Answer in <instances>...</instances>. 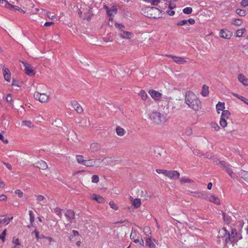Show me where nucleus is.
<instances>
[{
    "label": "nucleus",
    "mask_w": 248,
    "mask_h": 248,
    "mask_svg": "<svg viewBox=\"0 0 248 248\" xmlns=\"http://www.w3.org/2000/svg\"><path fill=\"white\" fill-rule=\"evenodd\" d=\"M185 102L191 109L198 111L201 108V103L198 97L193 92H187L185 95Z\"/></svg>",
    "instance_id": "1"
},
{
    "label": "nucleus",
    "mask_w": 248,
    "mask_h": 248,
    "mask_svg": "<svg viewBox=\"0 0 248 248\" xmlns=\"http://www.w3.org/2000/svg\"><path fill=\"white\" fill-rule=\"evenodd\" d=\"M218 236L219 238H222L223 240H234L237 239V241L239 239L237 237V233L235 229L232 228L231 232H229L227 230L223 228L219 231Z\"/></svg>",
    "instance_id": "2"
},
{
    "label": "nucleus",
    "mask_w": 248,
    "mask_h": 248,
    "mask_svg": "<svg viewBox=\"0 0 248 248\" xmlns=\"http://www.w3.org/2000/svg\"><path fill=\"white\" fill-rule=\"evenodd\" d=\"M150 119L153 123L160 124L165 121V118L159 112L154 111L150 114Z\"/></svg>",
    "instance_id": "3"
},
{
    "label": "nucleus",
    "mask_w": 248,
    "mask_h": 248,
    "mask_svg": "<svg viewBox=\"0 0 248 248\" xmlns=\"http://www.w3.org/2000/svg\"><path fill=\"white\" fill-rule=\"evenodd\" d=\"M218 165L226 171L232 178L234 179L236 177V174L233 171L232 166L230 164L225 161H220L219 162Z\"/></svg>",
    "instance_id": "4"
},
{
    "label": "nucleus",
    "mask_w": 248,
    "mask_h": 248,
    "mask_svg": "<svg viewBox=\"0 0 248 248\" xmlns=\"http://www.w3.org/2000/svg\"><path fill=\"white\" fill-rule=\"evenodd\" d=\"M145 10L147 11V14L146 16L149 18H157L159 17L160 11L159 9L155 7H148L146 8Z\"/></svg>",
    "instance_id": "5"
},
{
    "label": "nucleus",
    "mask_w": 248,
    "mask_h": 248,
    "mask_svg": "<svg viewBox=\"0 0 248 248\" xmlns=\"http://www.w3.org/2000/svg\"><path fill=\"white\" fill-rule=\"evenodd\" d=\"M34 97L36 100H38L41 103H46L49 101L50 95L36 92L34 93Z\"/></svg>",
    "instance_id": "6"
},
{
    "label": "nucleus",
    "mask_w": 248,
    "mask_h": 248,
    "mask_svg": "<svg viewBox=\"0 0 248 248\" xmlns=\"http://www.w3.org/2000/svg\"><path fill=\"white\" fill-rule=\"evenodd\" d=\"M230 115V112L227 110H223L221 113V117L219 121L220 125L222 127H225L227 125V119Z\"/></svg>",
    "instance_id": "7"
},
{
    "label": "nucleus",
    "mask_w": 248,
    "mask_h": 248,
    "mask_svg": "<svg viewBox=\"0 0 248 248\" xmlns=\"http://www.w3.org/2000/svg\"><path fill=\"white\" fill-rule=\"evenodd\" d=\"M103 161V160L101 159H91L86 160L85 161L84 166L86 167H99L100 164Z\"/></svg>",
    "instance_id": "8"
},
{
    "label": "nucleus",
    "mask_w": 248,
    "mask_h": 248,
    "mask_svg": "<svg viewBox=\"0 0 248 248\" xmlns=\"http://www.w3.org/2000/svg\"><path fill=\"white\" fill-rule=\"evenodd\" d=\"M22 63L25 67V72L27 75L32 77L35 75V69L31 65L26 62Z\"/></svg>",
    "instance_id": "9"
},
{
    "label": "nucleus",
    "mask_w": 248,
    "mask_h": 248,
    "mask_svg": "<svg viewBox=\"0 0 248 248\" xmlns=\"http://www.w3.org/2000/svg\"><path fill=\"white\" fill-rule=\"evenodd\" d=\"M166 56L169 58H171L173 60L174 62L179 64H184L187 62V61L186 60L185 58L181 57L175 56L170 55H167Z\"/></svg>",
    "instance_id": "10"
},
{
    "label": "nucleus",
    "mask_w": 248,
    "mask_h": 248,
    "mask_svg": "<svg viewBox=\"0 0 248 248\" xmlns=\"http://www.w3.org/2000/svg\"><path fill=\"white\" fill-rule=\"evenodd\" d=\"M225 241V248H237V239L234 240H224Z\"/></svg>",
    "instance_id": "11"
},
{
    "label": "nucleus",
    "mask_w": 248,
    "mask_h": 248,
    "mask_svg": "<svg viewBox=\"0 0 248 248\" xmlns=\"http://www.w3.org/2000/svg\"><path fill=\"white\" fill-rule=\"evenodd\" d=\"M180 173L176 170H167L166 176L170 179H177L180 177Z\"/></svg>",
    "instance_id": "12"
},
{
    "label": "nucleus",
    "mask_w": 248,
    "mask_h": 248,
    "mask_svg": "<svg viewBox=\"0 0 248 248\" xmlns=\"http://www.w3.org/2000/svg\"><path fill=\"white\" fill-rule=\"evenodd\" d=\"M149 93L151 96L155 101L160 100L162 96V94L154 90H149Z\"/></svg>",
    "instance_id": "13"
},
{
    "label": "nucleus",
    "mask_w": 248,
    "mask_h": 248,
    "mask_svg": "<svg viewBox=\"0 0 248 248\" xmlns=\"http://www.w3.org/2000/svg\"><path fill=\"white\" fill-rule=\"evenodd\" d=\"M119 35L124 39H131L133 37V34L131 32L121 30L119 33Z\"/></svg>",
    "instance_id": "14"
},
{
    "label": "nucleus",
    "mask_w": 248,
    "mask_h": 248,
    "mask_svg": "<svg viewBox=\"0 0 248 248\" xmlns=\"http://www.w3.org/2000/svg\"><path fill=\"white\" fill-rule=\"evenodd\" d=\"M72 108L78 113H81L83 109L79 103L76 101H72L71 102Z\"/></svg>",
    "instance_id": "15"
},
{
    "label": "nucleus",
    "mask_w": 248,
    "mask_h": 248,
    "mask_svg": "<svg viewBox=\"0 0 248 248\" xmlns=\"http://www.w3.org/2000/svg\"><path fill=\"white\" fill-rule=\"evenodd\" d=\"M65 216L68 221L72 223L75 217V212L72 210H68L65 212Z\"/></svg>",
    "instance_id": "16"
},
{
    "label": "nucleus",
    "mask_w": 248,
    "mask_h": 248,
    "mask_svg": "<svg viewBox=\"0 0 248 248\" xmlns=\"http://www.w3.org/2000/svg\"><path fill=\"white\" fill-rule=\"evenodd\" d=\"M106 9L107 10V14L109 17L113 16L117 13V9L115 6H112L110 8L106 6Z\"/></svg>",
    "instance_id": "17"
},
{
    "label": "nucleus",
    "mask_w": 248,
    "mask_h": 248,
    "mask_svg": "<svg viewBox=\"0 0 248 248\" xmlns=\"http://www.w3.org/2000/svg\"><path fill=\"white\" fill-rule=\"evenodd\" d=\"M5 7L11 10L19 11L22 12H24L23 10L21 9L20 7L17 6L13 5L12 4L9 2H6V4H5Z\"/></svg>",
    "instance_id": "18"
},
{
    "label": "nucleus",
    "mask_w": 248,
    "mask_h": 248,
    "mask_svg": "<svg viewBox=\"0 0 248 248\" xmlns=\"http://www.w3.org/2000/svg\"><path fill=\"white\" fill-rule=\"evenodd\" d=\"M219 35L221 38L229 39L231 35L229 31L227 30H221L219 33Z\"/></svg>",
    "instance_id": "19"
},
{
    "label": "nucleus",
    "mask_w": 248,
    "mask_h": 248,
    "mask_svg": "<svg viewBox=\"0 0 248 248\" xmlns=\"http://www.w3.org/2000/svg\"><path fill=\"white\" fill-rule=\"evenodd\" d=\"M35 164L36 165H34L35 167L43 170H45L47 168V164L43 160H40V161L37 162Z\"/></svg>",
    "instance_id": "20"
},
{
    "label": "nucleus",
    "mask_w": 248,
    "mask_h": 248,
    "mask_svg": "<svg viewBox=\"0 0 248 248\" xmlns=\"http://www.w3.org/2000/svg\"><path fill=\"white\" fill-rule=\"evenodd\" d=\"M238 79L239 81L242 83L244 85H248V79L243 74H240L238 75Z\"/></svg>",
    "instance_id": "21"
},
{
    "label": "nucleus",
    "mask_w": 248,
    "mask_h": 248,
    "mask_svg": "<svg viewBox=\"0 0 248 248\" xmlns=\"http://www.w3.org/2000/svg\"><path fill=\"white\" fill-rule=\"evenodd\" d=\"M239 176L248 183V171L241 170L238 173Z\"/></svg>",
    "instance_id": "22"
},
{
    "label": "nucleus",
    "mask_w": 248,
    "mask_h": 248,
    "mask_svg": "<svg viewBox=\"0 0 248 248\" xmlns=\"http://www.w3.org/2000/svg\"><path fill=\"white\" fill-rule=\"evenodd\" d=\"M100 145L97 143H93L90 145V150L92 152H95L100 149Z\"/></svg>",
    "instance_id": "23"
},
{
    "label": "nucleus",
    "mask_w": 248,
    "mask_h": 248,
    "mask_svg": "<svg viewBox=\"0 0 248 248\" xmlns=\"http://www.w3.org/2000/svg\"><path fill=\"white\" fill-rule=\"evenodd\" d=\"M208 200L212 202H213L216 204H220V200L219 199L216 197L215 195H210L208 197Z\"/></svg>",
    "instance_id": "24"
},
{
    "label": "nucleus",
    "mask_w": 248,
    "mask_h": 248,
    "mask_svg": "<svg viewBox=\"0 0 248 248\" xmlns=\"http://www.w3.org/2000/svg\"><path fill=\"white\" fill-rule=\"evenodd\" d=\"M13 218V217H11L10 218H5L3 217H0V227L2 225H7L9 223L10 221L12 220Z\"/></svg>",
    "instance_id": "25"
},
{
    "label": "nucleus",
    "mask_w": 248,
    "mask_h": 248,
    "mask_svg": "<svg viewBox=\"0 0 248 248\" xmlns=\"http://www.w3.org/2000/svg\"><path fill=\"white\" fill-rule=\"evenodd\" d=\"M3 73L5 79L7 81H10L11 74L10 71L8 68H4L3 69Z\"/></svg>",
    "instance_id": "26"
},
{
    "label": "nucleus",
    "mask_w": 248,
    "mask_h": 248,
    "mask_svg": "<svg viewBox=\"0 0 248 248\" xmlns=\"http://www.w3.org/2000/svg\"><path fill=\"white\" fill-rule=\"evenodd\" d=\"M209 93V87L206 85H203L202 87L201 94L203 96H206Z\"/></svg>",
    "instance_id": "27"
},
{
    "label": "nucleus",
    "mask_w": 248,
    "mask_h": 248,
    "mask_svg": "<svg viewBox=\"0 0 248 248\" xmlns=\"http://www.w3.org/2000/svg\"><path fill=\"white\" fill-rule=\"evenodd\" d=\"M116 132L117 135L121 137L124 136L125 133L124 129L120 126L116 127Z\"/></svg>",
    "instance_id": "28"
},
{
    "label": "nucleus",
    "mask_w": 248,
    "mask_h": 248,
    "mask_svg": "<svg viewBox=\"0 0 248 248\" xmlns=\"http://www.w3.org/2000/svg\"><path fill=\"white\" fill-rule=\"evenodd\" d=\"M225 108V104L224 103H218L216 105V109L218 113H220V111L224 110L223 109Z\"/></svg>",
    "instance_id": "29"
},
{
    "label": "nucleus",
    "mask_w": 248,
    "mask_h": 248,
    "mask_svg": "<svg viewBox=\"0 0 248 248\" xmlns=\"http://www.w3.org/2000/svg\"><path fill=\"white\" fill-rule=\"evenodd\" d=\"M92 198L93 200L96 201L98 203H102L104 201V199L102 197L95 194H93L92 195Z\"/></svg>",
    "instance_id": "30"
},
{
    "label": "nucleus",
    "mask_w": 248,
    "mask_h": 248,
    "mask_svg": "<svg viewBox=\"0 0 248 248\" xmlns=\"http://www.w3.org/2000/svg\"><path fill=\"white\" fill-rule=\"evenodd\" d=\"M146 243L147 246L149 248H155V245L153 242L151 238H148L146 239Z\"/></svg>",
    "instance_id": "31"
},
{
    "label": "nucleus",
    "mask_w": 248,
    "mask_h": 248,
    "mask_svg": "<svg viewBox=\"0 0 248 248\" xmlns=\"http://www.w3.org/2000/svg\"><path fill=\"white\" fill-rule=\"evenodd\" d=\"M76 157V160L78 164L82 165H84V162L86 161V159H84L83 155H77Z\"/></svg>",
    "instance_id": "32"
},
{
    "label": "nucleus",
    "mask_w": 248,
    "mask_h": 248,
    "mask_svg": "<svg viewBox=\"0 0 248 248\" xmlns=\"http://www.w3.org/2000/svg\"><path fill=\"white\" fill-rule=\"evenodd\" d=\"M246 31L245 28H242L239 30H237L236 31V37H241L243 36V34Z\"/></svg>",
    "instance_id": "33"
},
{
    "label": "nucleus",
    "mask_w": 248,
    "mask_h": 248,
    "mask_svg": "<svg viewBox=\"0 0 248 248\" xmlns=\"http://www.w3.org/2000/svg\"><path fill=\"white\" fill-rule=\"evenodd\" d=\"M233 95L236 97L237 98L240 99L241 101H243L245 104L248 105V99L246 98L241 96L237 93H233Z\"/></svg>",
    "instance_id": "34"
},
{
    "label": "nucleus",
    "mask_w": 248,
    "mask_h": 248,
    "mask_svg": "<svg viewBox=\"0 0 248 248\" xmlns=\"http://www.w3.org/2000/svg\"><path fill=\"white\" fill-rule=\"evenodd\" d=\"M133 205L134 206L135 208H138L139 207H140L141 205V201L140 199H135L134 200L133 203Z\"/></svg>",
    "instance_id": "35"
},
{
    "label": "nucleus",
    "mask_w": 248,
    "mask_h": 248,
    "mask_svg": "<svg viewBox=\"0 0 248 248\" xmlns=\"http://www.w3.org/2000/svg\"><path fill=\"white\" fill-rule=\"evenodd\" d=\"M222 216L224 221L227 224H229L231 221V217L224 212H222Z\"/></svg>",
    "instance_id": "36"
},
{
    "label": "nucleus",
    "mask_w": 248,
    "mask_h": 248,
    "mask_svg": "<svg viewBox=\"0 0 248 248\" xmlns=\"http://www.w3.org/2000/svg\"><path fill=\"white\" fill-rule=\"evenodd\" d=\"M231 23L236 26H240L243 24V20L241 19L232 20Z\"/></svg>",
    "instance_id": "37"
},
{
    "label": "nucleus",
    "mask_w": 248,
    "mask_h": 248,
    "mask_svg": "<svg viewBox=\"0 0 248 248\" xmlns=\"http://www.w3.org/2000/svg\"><path fill=\"white\" fill-rule=\"evenodd\" d=\"M139 95L143 100H146L148 97L147 94L143 90H141L139 93Z\"/></svg>",
    "instance_id": "38"
},
{
    "label": "nucleus",
    "mask_w": 248,
    "mask_h": 248,
    "mask_svg": "<svg viewBox=\"0 0 248 248\" xmlns=\"http://www.w3.org/2000/svg\"><path fill=\"white\" fill-rule=\"evenodd\" d=\"M30 215V222L31 225L34 221V215L33 212L31 210H30L29 212Z\"/></svg>",
    "instance_id": "39"
},
{
    "label": "nucleus",
    "mask_w": 248,
    "mask_h": 248,
    "mask_svg": "<svg viewBox=\"0 0 248 248\" xmlns=\"http://www.w3.org/2000/svg\"><path fill=\"white\" fill-rule=\"evenodd\" d=\"M54 212L57 215H58L60 218L62 217V209L59 208H55V209H54Z\"/></svg>",
    "instance_id": "40"
},
{
    "label": "nucleus",
    "mask_w": 248,
    "mask_h": 248,
    "mask_svg": "<svg viewBox=\"0 0 248 248\" xmlns=\"http://www.w3.org/2000/svg\"><path fill=\"white\" fill-rule=\"evenodd\" d=\"M138 236H137L136 230L132 229L130 234V239L132 240H134V239L137 238V237Z\"/></svg>",
    "instance_id": "41"
},
{
    "label": "nucleus",
    "mask_w": 248,
    "mask_h": 248,
    "mask_svg": "<svg viewBox=\"0 0 248 248\" xmlns=\"http://www.w3.org/2000/svg\"><path fill=\"white\" fill-rule=\"evenodd\" d=\"M36 199L38 202L43 201L45 203L46 202V199L45 198V197L44 196L39 195H36Z\"/></svg>",
    "instance_id": "42"
},
{
    "label": "nucleus",
    "mask_w": 248,
    "mask_h": 248,
    "mask_svg": "<svg viewBox=\"0 0 248 248\" xmlns=\"http://www.w3.org/2000/svg\"><path fill=\"white\" fill-rule=\"evenodd\" d=\"M140 236L137 237V238H135L133 240V242H135V243H139L141 246H143L144 241L142 238H141L140 240Z\"/></svg>",
    "instance_id": "43"
},
{
    "label": "nucleus",
    "mask_w": 248,
    "mask_h": 248,
    "mask_svg": "<svg viewBox=\"0 0 248 248\" xmlns=\"http://www.w3.org/2000/svg\"><path fill=\"white\" fill-rule=\"evenodd\" d=\"M236 13L240 16H245L246 15V11L240 9L236 10Z\"/></svg>",
    "instance_id": "44"
},
{
    "label": "nucleus",
    "mask_w": 248,
    "mask_h": 248,
    "mask_svg": "<svg viewBox=\"0 0 248 248\" xmlns=\"http://www.w3.org/2000/svg\"><path fill=\"white\" fill-rule=\"evenodd\" d=\"M211 126L212 127V128H214L215 131H218L220 129V127L218 126V125L215 122H212L211 123Z\"/></svg>",
    "instance_id": "45"
},
{
    "label": "nucleus",
    "mask_w": 248,
    "mask_h": 248,
    "mask_svg": "<svg viewBox=\"0 0 248 248\" xmlns=\"http://www.w3.org/2000/svg\"><path fill=\"white\" fill-rule=\"evenodd\" d=\"M180 181L181 183H192L193 181L188 178H181L180 179Z\"/></svg>",
    "instance_id": "46"
},
{
    "label": "nucleus",
    "mask_w": 248,
    "mask_h": 248,
    "mask_svg": "<svg viewBox=\"0 0 248 248\" xmlns=\"http://www.w3.org/2000/svg\"><path fill=\"white\" fill-rule=\"evenodd\" d=\"M183 12L186 14H190L192 12V9L191 7H186L183 9Z\"/></svg>",
    "instance_id": "47"
},
{
    "label": "nucleus",
    "mask_w": 248,
    "mask_h": 248,
    "mask_svg": "<svg viewBox=\"0 0 248 248\" xmlns=\"http://www.w3.org/2000/svg\"><path fill=\"white\" fill-rule=\"evenodd\" d=\"M99 178L98 175H93L92 178V182L94 183H97L99 182Z\"/></svg>",
    "instance_id": "48"
},
{
    "label": "nucleus",
    "mask_w": 248,
    "mask_h": 248,
    "mask_svg": "<svg viewBox=\"0 0 248 248\" xmlns=\"http://www.w3.org/2000/svg\"><path fill=\"white\" fill-rule=\"evenodd\" d=\"M109 205L111 208L115 210H117L118 209L117 205L113 201L110 202Z\"/></svg>",
    "instance_id": "49"
},
{
    "label": "nucleus",
    "mask_w": 248,
    "mask_h": 248,
    "mask_svg": "<svg viewBox=\"0 0 248 248\" xmlns=\"http://www.w3.org/2000/svg\"><path fill=\"white\" fill-rule=\"evenodd\" d=\"M12 242H13V243L14 244L16 245L15 246H16V247H17V246H20V245L19 239L17 238H16L15 237H13Z\"/></svg>",
    "instance_id": "50"
},
{
    "label": "nucleus",
    "mask_w": 248,
    "mask_h": 248,
    "mask_svg": "<svg viewBox=\"0 0 248 248\" xmlns=\"http://www.w3.org/2000/svg\"><path fill=\"white\" fill-rule=\"evenodd\" d=\"M156 172L158 173H162L164 175H166L167 170H161V169H156Z\"/></svg>",
    "instance_id": "51"
},
{
    "label": "nucleus",
    "mask_w": 248,
    "mask_h": 248,
    "mask_svg": "<svg viewBox=\"0 0 248 248\" xmlns=\"http://www.w3.org/2000/svg\"><path fill=\"white\" fill-rule=\"evenodd\" d=\"M15 193L18 195V196L20 198H21L23 196V193L20 189H17L15 191Z\"/></svg>",
    "instance_id": "52"
},
{
    "label": "nucleus",
    "mask_w": 248,
    "mask_h": 248,
    "mask_svg": "<svg viewBox=\"0 0 248 248\" xmlns=\"http://www.w3.org/2000/svg\"><path fill=\"white\" fill-rule=\"evenodd\" d=\"M23 123L25 125L31 127L32 126V123L30 121H23Z\"/></svg>",
    "instance_id": "53"
},
{
    "label": "nucleus",
    "mask_w": 248,
    "mask_h": 248,
    "mask_svg": "<svg viewBox=\"0 0 248 248\" xmlns=\"http://www.w3.org/2000/svg\"><path fill=\"white\" fill-rule=\"evenodd\" d=\"M241 5L244 7H246L248 6V0H242L241 2Z\"/></svg>",
    "instance_id": "54"
},
{
    "label": "nucleus",
    "mask_w": 248,
    "mask_h": 248,
    "mask_svg": "<svg viewBox=\"0 0 248 248\" xmlns=\"http://www.w3.org/2000/svg\"><path fill=\"white\" fill-rule=\"evenodd\" d=\"M192 131L190 128L187 127L186 128V131H185V134L186 135L189 136L192 134Z\"/></svg>",
    "instance_id": "55"
},
{
    "label": "nucleus",
    "mask_w": 248,
    "mask_h": 248,
    "mask_svg": "<svg viewBox=\"0 0 248 248\" xmlns=\"http://www.w3.org/2000/svg\"><path fill=\"white\" fill-rule=\"evenodd\" d=\"M187 24L186 20H182L177 23V25L178 26H183Z\"/></svg>",
    "instance_id": "56"
},
{
    "label": "nucleus",
    "mask_w": 248,
    "mask_h": 248,
    "mask_svg": "<svg viewBox=\"0 0 248 248\" xmlns=\"http://www.w3.org/2000/svg\"><path fill=\"white\" fill-rule=\"evenodd\" d=\"M2 133H3V132L0 134V140H2L3 143L7 144L8 143V140H7L4 139L3 136L2 134Z\"/></svg>",
    "instance_id": "57"
},
{
    "label": "nucleus",
    "mask_w": 248,
    "mask_h": 248,
    "mask_svg": "<svg viewBox=\"0 0 248 248\" xmlns=\"http://www.w3.org/2000/svg\"><path fill=\"white\" fill-rule=\"evenodd\" d=\"M160 2V0H150V3L153 5H157L158 3Z\"/></svg>",
    "instance_id": "58"
},
{
    "label": "nucleus",
    "mask_w": 248,
    "mask_h": 248,
    "mask_svg": "<svg viewBox=\"0 0 248 248\" xmlns=\"http://www.w3.org/2000/svg\"><path fill=\"white\" fill-rule=\"evenodd\" d=\"M6 230H4L3 231V232H2L1 235H0V239H2V240H4V238H5V235H6Z\"/></svg>",
    "instance_id": "59"
},
{
    "label": "nucleus",
    "mask_w": 248,
    "mask_h": 248,
    "mask_svg": "<svg viewBox=\"0 0 248 248\" xmlns=\"http://www.w3.org/2000/svg\"><path fill=\"white\" fill-rule=\"evenodd\" d=\"M187 23H189L190 25H193L195 23V21L193 18H189L188 20H186Z\"/></svg>",
    "instance_id": "60"
},
{
    "label": "nucleus",
    "mask_w": 248,
    "mask_h": 248,
    "mask_svg": "<svg viewBox=\"0 0 248 248\" xmlns=\"http://www.w3.org/2000/svg\"><path fill=\"white\" fill-rule=\"evenodd\" d=\"M3 163L8 169H9V170H12V166L10 164L5 162H3Z\"/></svg>",
    "instance_id": "61"
},
{
    "label": "nucleus",
    "mask_w": 248,
    "mask_h": 248,
    "mask_svg": "<svg viewBox=\"0 0 248 248\" xmlns=\"http://www.w3.org/2000/svg\"><path fill=\"white\" fill-rule=\"evenodd\" d=\"M143 231L144 233L147 234L148 233H150V230L148 227H145L143 229Z\"/></svg>",
    "instance_id": "62"
},
{
    "label": "nucleus",
    "mask_w": 248,
    "mask_h": 248,
    "mask_svg": "<svg viewBox=\"0 0 248 248\" xmlns=\"http://www.w3.org/2000/svg\"><path fill=\"white\" fill-rule=\"evenodd\" d=\"M7 197L5 195H1L0 196V201H4L6 200Z\"/></svg>",
    "instance_id": "63"
},
{
    "label": "nucleus",
    "mask_w": 248,
    "mask_h": 248,
    "mask_svg": "<svg viewBox=\"0 0 248 248\" xmlns=\"http://www.w3.org/2000/svg\"><path fill=\"white\" fill-rule=\"evenodd\" d=\"M167 13L169 15H170V16H172L174 15L175 14V12L173 10H169L168 11H167Z\"/></svg>",
    "instance_id": "64"
}]
</instances>
